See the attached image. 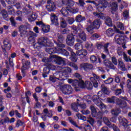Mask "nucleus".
<instances>
[{
    "label": "nucleus",
    "mask_w": 131,
    "mask_h": 131,
    "mask_svg": "<svg viewBox=\"0 0 131 131\" xmlns=\"http://www.w3.org/2000/svg\"><path fill=\"white\" fill-rule=\"evenodd\" d=\"M37 43H38L39 46H41V47H46V51L47 53H48V54H50V55L58 53L56 50V48L51 47L52 43H51V40H50L47 37L38 38L37 40Z\"/></svg>",
    "instance_id": "nucleus-1"
},
{
    "label": "nucleus",
    "mask_w": 131,
    "mask_h": 131,
    "mask_svg": "<svg viewBox=\"0 0 131 131\" xmlns=\"http://www.w3.org/2000/svg\"><path fill=\"white\" fill-rule=\"evenodd\" d=\"M54 58H55L57 60L58 65H66V61H65V58L58 56L56 55H51L50 58L48 57H45L42 59V61L47 64L48 63H50Z\"/></svg>",
    "instance_id": "nucleus-2"
},
{
    "label": "nucleus",
    "mask_w": 131,
    "mask_h": 131,
    "mask_svg": "<svg viewBox=\"0 0 131 131\" xmlns=\"http://www.w3.org/2000/svg\"><path fill=\"white\" fill-rule=\"evenodd\" d=\"M62 84H63L62 82H58V84L56 85V88H59L62 94L64 95H70L71 94H72L73 90L72 89L71 85L69 84L62 85Z\"/></svg>",
    "instance_id": "nucleus-3"
},
{
    "label": "nucleus",
    "mask_w": 131,
    "mask_h": 131,
    "mask_svg": "<svg viewBox=\"0 0 131 131\" xmlns=\"http://www.w3.org/2000/svg\"><path fill=\"white\" fill-rule=\"evenodd\" d=\"M111 59L112 62L109 60H104L103 62L104 65H105L106 68H108V69H112L113 70H117V68L115 67V66L117 65V59L116 58V57L113 56L112 57Z\"/></svg>",
    "instance_id": "nucleus-4"
},
{
    "label": "nucleus",
    "mask_w": 131,
    "mask_h": 131,
    "mask_svg": "<svg viewBox=\"0 0 131 131\" xmlns=\"http://www.w3.org/2000/svg\"><path fill=\"white\" fill-rule=\"evenodd\" d=\"M75 49L76 50H78V51L76 52V55L81 59L85 57L86 55H88V51L85 50H82V45L79 43H77L75 45Z\"/></svg>",
    "instance_id": "nucleus-5"
},
{
    "label": "nucleus",
    "mask_w": 131,
    "mask_h": 131,
    "mask_svg": "<svg viewBox=\"0 0 131 131\" xmlns=\"http://www.w3.org/2000/svg\"><path fill=\"white\" fill-rule=\"evenodd\" d=\"M100 97H101L100 95H94L92 97L93 102H94L95 105H97L98 107L100 108V109L106 108V105L101 101Z\"/></svg>",
    "instance_id": "nucleus-6"
},
{
    "label": "nucleus",
    "mask_w": 131,
    "mask_h": 131,
    "mask_svg": "<svg viewBox=\"0 0 131 131\" xmlns=\"http://www.w3.org/2000/svg\"><path fill=\"white\" fill-rule=\"evenodd\" d=\"M73 86H74L76 92H78L79 91H80V89H79L85 88V83L82 80H80L79 81L77 80L73 84Z\"/></svg>",
    "instance_id": "nucleus-7"
},
{
    "label": "nucleus",
    "mask_w": 131,
    "mask_h": 131,
    "mask_svg": "<svg viewBox=\"0 0 131 131\" xmlns=\"http://www.w3.org/2000/svg\"><path fill=\"white\" fill-rule=\"evenodd\" d=\"M30 28V25L29 24H26L24 25H21L19 28V31L21 37H24L26 33H27V29Z\"/></svg>",
    "instance_id": "nucleus-8"
},
{
    "label": "nucleus",
    "mask_w": 131,
    "mask_h": 131,
    "mask_svg": "<svg viewBox=\"0 0 131 131\" xmlns=\"http://www.w3.org/2000/svg\"><path fill=\"white\" fill-rule=\"evenodd\" d=\"M118 28H119L120 31ZM114 31L116 32V33H118L119 34H124L123 30H124V25L122 23L118 21L117 23V28L115 26H114Z\"/></svg>",
    "instance_id": "nucleus-9"
},
{
    "label": "nucleus",
    "mask_w": 131,
    "mask_h": 131,
    "mask_svg": "<svg viewBox=\"0 0 131 131\" xmlns=\"http://www.w3.org/2000/svg\"><path fill=\"white\" fill-rule=\"evenodd\" d=\"M37 36V34L33 31H29L28 33V41L29 43L32 45L35 42V37Z\"/></svg>",
    "instance_id": "nucleus-10"
},
{
    "label": "nucleus",
    "mask_w": 131,
    "mask_h": 131,
    "mask_svg": "<svg viewBox=\"0 0 131 131\" xmlns=\"http://www.w3.org/2000/svg\"><path fill=\"white\" fill-rule=\"evenodd\" d=\"M115 40L118 45H123L124 42H126V38L123 36L117 34L115 36Z\"/></svg>",
    "instance_id": "nucleus-11"
},
{
    "label": "nucleus",
    "mask_w": 131,
    "mask_h": 131,
    "mask_svg": "<svg viewBox=\"0 0 131 131\" xmlns=\"http://www.w3.org/2000/svg\"><path fill=\"white\" fill-rule=\"evenodd\" d=\"M110 45V43L107 42L104 44L103 46V45H102V44L100 43H96L95 46L98 50H101V48H103V50H104V53H106L107 55H109V50H108V47H109Z\"/></svg>",
    "instance_id": "nucleus-12"
},
{
    "label": "nucleus",
    "mask_w": 131,
    "mask_h": 131,
    "mask_svg": "<svg viewBox=\"0 0 131 131\" xmlns=\"http://www.w3.org/2000/svg\"><path fill=\"white\" fill-rule=\"evenodd\" d=\"M91 81L93 83V86L94 88H98L99 86V83H98V81L100 80V77L97 76V75L94 74L93 77H92L90 78Z\"/></svg>",
    "instance_id": "nucleus-13"
},
{
    "label": "nucleus",
    "mask_w": 131,
    "mask_h": 131,
    "mask_svg": "<svg viewBox=\"0 0 131 131\" xmlns=\"http://www.w3.org/2000/svg\"><path fill=\"white\" fill-rule=\"evenodd\" d=\"M74 41H75V39H74V35H68L67 36L66 43L68 46L70 47H72L74 45Z\"/></svg>",
    "instance_id": "nucleus-14"
},
{
    "label": "nucleus",
    "mask_w": 131,
    "mask_h": 131,
    "mask_svg": "<svg viewBox=\"0 0 131 131\" xmlns=\"http://www.w3.org/2000/svg\"><path fill=\"white\" fill-rule=\"evenodd\" d=\"M63 40H64V37H63L62 35H60L59 34H57V41L59 43H57V41H54L55 43L57 45V47L58 48H65V45L62 44V42H63Z\"/></svg>",
    "instance_id": "nucleus-15"
},
{
    "label": "nucleus",
    "mask_w": 131,
    "mask_h": 131,
    "mask_svg": "<svg viewBox=\"0 0 131 131\" xmlns=\"http://www.w3.org/2000/svg\"><path fill=\"white\" fill-rule=\"evenodd\" d=\"M93 67V64L89 63H83L80 64V68L84 69L85 71L92 69Z\"/></svg>",
    "instance_id": "nucleus-16"
},
{
    "label": "nucleus",
    "mask_w": 131,
    "mask_h": 131,
    "mask_svg": "<svg viewBox=\"0 0 131 131\" xmlns=\"http://www.w3.org/2000/svg\"><path fill=\"white\" fill-rule=\"evenodd\" d=\"M23 66L21 67V72H24V70H26L27 68L30 66V62L26 60L25 59L22 60Z\"/></svg>",
    "instance_id": "nucleus-17"
},
{
    "label": "nucleus",
    "mask_w": 131,
    "mask_h": 131,
    "mask_svg": "<svg viewBox=\"0 0 131 131\" xmlns=\"http://www.w3.org/2000/svg\"><path fill=\"white\" fill-rule=\"evenodd\" d=\"M118 119L119 123L121 124V125H122V126H126L128 124V121H127L125 118L119 116L118 117Z\"/></svg>",
    "instance_id": "nucleus-18"
},
{
    "label": "nucleus",
    "mask_w": 131,
    "mask_h": 131,
    "mask_svg": "<svg viewBox=\"0 0 131 131\" xmlns=\"http://www.w3.org/2000/svg\"><path fill=\"white\" fill-rule=\"evenodd\" d=\"M51 20L52 23L54 24V25H59V21H58V16H57L55 14L52 13L51 14Z\"/></svg>",
    "instance_id": "nucleus-19"
},
{
    "label": "nucleus",
    "mask_w": 131,
    "mask_h": 131,
    "mask_svg": "<svg viewBox=\"0 0 131 131\" xmlns=\"http://www.w3.org/2000/svg\"><path fill=\"white\" fill-rule=\"evenodd\" d=\"M4 46L2 48L5 49L7 51H10V50H11V48L12 46H11V43L9 41V40L8 39L4 40Z\"/></svg>",
    "instance_id": "nucleus-20"
},
{
    "label": "nucleus",
    "mask_w": 131,
    "mask_h": 131,
    "mask_svg": "<svg viewBox=\"0 0 131 131\" xmlns=\"http://www.w3.org/2000/svg\"><path fill=\"white\" fill-rule=\"evenodd\" d=\"M118 66L119 68H121L122 71H125L126 70V68H125V64L123 62V61L121 60H118Z\"/></svg>",
    "instance_id": "nucleus-21"
},
{
    "label": "nucleus",
    "mask_w": 131,
    "mask_h": 131,
    "mask_svg": "<svg viewBox=\"0 0 131 131\" xmlns=\"http://www.w3.org/2000/svg\"><path fill=\"white\" fill-rule=\"evenodd\" d=\"M121 112L120 108L118 107H116L111 110V114L113 116H117L119 113Z\"/></svg>",
    "instance_id": "nucleus-22"
},
{
    "label": "nucleus",
    "mask_w": 131,
    "mask_h": 131,
    "mask_svg": "<svg viewBox=\"0 0 131 131\" xmlns=\"http://www.w3.org/2000/svg\"><path fill=\"white\" fill-rule=\"evenodd\" d=\"M85 47L88 50V51H89V52H90L91 53H92V52H94V44H90L87 42L85 44Z\"/></svg>",
    "instance_id": "nucleus-23"
},
{
    "label": "nucleus",
    "mask_w": 131,
    "mask_h": 131,
    "mask_svg": "<svg viewBox=\"0 0 131 131\" xmlns=\"http://www.w3.org/2000/svg\"><path fill=\"white\" fill-rule=\"evenodd\" d=\"M102 24V22L100 19H96L93 21V27L94 28H96V29H98L100 28V26Z\"/></svg>",
    "instance_id": "nucleus-24"
},
{
    "label": "nucleus",
    "mask_w": 131,
    "mask_h": 131,
    "mask_svg": "<svg viewBox=\"0 0 131 131\" xmlns=\"http://www.w3.org/2000/svg\"><path fill=\"white\" fill-rule=\"evenodd\" d=\"M117 104L119 105V107L121 108H125V107H126V102L124 100H121L119 99H118Z\"/></svg>",
    "instance_id": "nucleus-25"
},
{
    "label": "nucleus",
    "mask_w": 131,
    "mask_h": 131,
    "mask_svg": "<svg viewBox=\"0 0 131 131\" xmlns=\"http://www.w3.org/2000/svg\"><path fill=\"white\" fill-rule=\"evenodd\" d=\"M68 11H70V10L69 9V8H68V7H63L62 9L60 10V12L63 15V16H66L69 15V13L68 12Z\"/></svg>",
    "instance_id": "nucleus-26"
},
{
    "label": "nucleus",
    "mask_w": 131,
    "mask_h": 131,
    "mask_svg": "<svg viewBox=\"0 0 131 131\" xmlns=\"http://www.w3.org/2000/svg\"><path fill=\"white\" fill-rule=\"evenodd\" d=\"M60 78H57L55 77V75L54 76H50V78H49V80L50 81H52V82H57V84H59V82H61V81H60Z\"/></svg>",
    "instance_id": "nucleus-27"
},
{
    "label": "nucleus",
    "mask_w": 131,
    "mask_h": 131,
    "mask_svg": "<svg viewBox=\"0 0 131 131\" xmlns=\"http://www.w3.org/2000/svg\"><path fill=\"white\" fill-rule=\"evenodd\" d=\"M93 15L96 16L97 18H100V19H102V20H105L106 19V16L103 13H98L97 12H93Z\"/></svg>",
    "instance_id": "nucleus-28"
},
{
    "label": "nucleus",
    "mask_w": 131,
    "mask_h": 131,
    "mask_svg": "<svg viewBox=\"0 0 131 131\" xmlns=\"http://www.w3.org/2000/svg\"><path fill=\"white\" fill-rule=\"evenodd\" d=\"M46 8L49 12H53L54 10H56V5L51 4L46 6Z\"/></svg>",
    "instance_id": "nucleus-29"
},
{
    "label": "nucleus",
    "mask_w": 131,
    "mask_h": 131,
    "mask_svg": "<svg viewBox=\"0 0 131 131\" xmlns=\"http://www.w3.org/2000/svg\"><path fill=\"white\" fill-rule=\"evenodd\" d=\"M105 23L107 26H109V27H112V26H113L112 20L109 16L106 17V18L105 19Z\"/></svg>",
    "instance_id": "nucleus-30"
},
{
    "label": "nucleus",
    "mask_w": 131,
    "mask_h": 131,
    "mask_svg": "<svg viewBox=\"0 0 131 131\" xmlns=\"http://www.w3.org/2000/svg\"><path fill=\"white\" fill-rule=\"evenodd\" d=\"M111 7L112 11L116 12L118 10V5L117 2H113L111 4Z\"/></svg>",
    "instance_id": "nucleus-31"
},
{
    "label": "nucleus",
    "mask_w": 131,
    "mask_h": 131,
    "mask_svg": "<svg viewBox=\"0 0 131 131\" xmlns=\"http://www.w3.org/2000/svg\"><path fill=\"white\" fill-rule=\"evenodd\" d=\"M106 34L108 37H111L114 35V30L112 28H109L106 31Z\"/></svg>",
    "instance_id": "nucleus-32"
},
{
    "label": "nucleus",
    "mask_w": 131,
    "mask_h": 131,
    "mask_svg": "<svg viewBox=\"0 0 131 131\" xmlns=\"http://www.w3.org/2000/svg\"><path fill=\"white\" fill-rule=\"evenodd\" d=\"M79 36L82 40H83V41H85L86 40V34L83 31L79 33Z\"/></svg>",
    "instance_id": "nucleus-33"
},
{
    "label": "nucleus",
    "mask_w": 131,
    "mask_h": 131,
    "mask_svg": "<svg viewBox=\"0 0 131 131\" xmlns=\"http://www.w3.org/2000/svg\"><path fill=\"white\" fill-rule=\"evenodd\" d=\"M75 20L80 23V22H82V21H85V17L81 15H78L75 18Z\"/></svg>",
    "instance_id": "nucleus-34"
},
{
    "label": "nucleus",
    "mask_w": 131,
    "mask_h": 131,
    "mask_svg": "<svg viewBox=\"0 0 131 131\" xmlns=\"http://www.w3.org/2000/svg\"><path fill=\"white\" fill-rule=\"evenodd\" d=\"M101 91L103 94H105V95H109V90L108 89V88L104 84L101 85Z\"/></svg>",
    "instance_id": "nucleus-35"
},
{
    "label": "nucleus",
    "mask_w": 131,
    "mask_h": 131,
    "mask_svg": "<svg viewBox=\"0 0 131 131\" xmlns=\"http://www.w3.org/2000/svg\"><path fill=\"white\" fill-rule=\"evenodd\" d=\"M118 98H117L116 97L112 96L110 98H107V101L108 103H113L114 104L115 103V101H117L118 102Z\"/></svg>",
    "instance_id": "nucleus-36"
},
{
    "label": "nucleus",
    "mask_w": 131,
    "mask_h": 131,
    "mask_svg": "<svg viewBox=\"0 0 131 131\" xmlns=\"http://www.w3.org/2000/svg\"><path fill=\"white\" fill-rule=\"evenodd\" d=\"M107 5H101L99 4L97 7V10L99 12H104V10L107 8Z\"/></svg>",
    "instance_id": "nucleus-37"
},
{
    "label": "nucleus",
    "mask_w": 131,
    "mask_h": 131,
    "mask_svg": "<svg viewBox=\"0 0 131 131\" xmlns=\"http://www.w3.org/2000/svg\"><path fill=\"white\" fill-rule=\"evenodd\" d=\"M50 26L43 25L41 28V30L44 33H48L50 31Z\"/></svg>",
    "instance_id": "nucleus-38"
},
{
    "label": "nucleus",
    "mask_w": 131,
    "mask_h": 131,
    "mask_svg": "<svg viewBox=\"0 0 131 131\" xmlns=\"http://www.w3.org/2000/svg\"><path fill=\"white\" fill-rule=\"evenodd\" d=\"M103 120L106 125L109 127H112V124H111V123L110 122V121H109V119H108V118L104 117Z\"/></svg>",
    "instance_id": "nucleus-39"
},
{
    "label": "nucleus",
    "mask_w": 131,
    "mask_h": 131,
    "mask_svg": "<svg viewBox=\"0 0 131 131\" xmlns=\"http://www.w3.org/2000/svg\"><path fill=\"white\" fill-rule=\"evenodd\" d=\"M67 50L68 51H69V52H70L72 57H73V59H74V60H73L74 62H76V57H75V56H76V54H75V53H74V52H73V50H72V49H71V48L70 47H67Z\"/></svg>",
    "instance_id": "nucleus-40"
},
{
    "label": "nucleus",
    "mask_w": 131,
    "mask_h": 131,
    "mask_svg": "<svg viewBox=\"0 0 131 131\" xmlns=\"http://www.w3.org/2000/svg\"><path fill=\"white\" fill-rule=\"evenodd\" d=\"M77 106H78V103H72L71 107L72 110L75 111V112H78V111H79V110H78Z\"/></svg>",
    "instance_id": "nucleus-41"
},
{
    "label": "nucleus",
    "mask_w": 131,
    "mask_h": 131,
    "mask_svg": "<svg viewBox=\"0 0 131 131\" xmlns=\"http://www.w3.org/2000/svg\"><path fill=\"white\" fill-rule=\"evenodd\" d=\"M85 88H86L87 90H92V89H93V84H92L90 81H86L85 82Z\"/></svg>",
    "instance_id": "nucleus-42"
},
{
    "label": "nucleus",
    "mask_w": 131,
    "mask_h": 131,
    "mask_svg": "<svg viewBox=\"0 0 131 131\" xmlns=\"http://www.w3.org/2000/svg\"><path fill=\"white\" fill-rule=\"evenodd\" d=\"M60 26L62 28H65L67 26V24L66 23V20L63 18H60Z\"/></svg>",
    "instance_id": "nucleus-43"
},
{
    "label": "nucleus",
    "mask_w": 131,
    "mask_h": 131,
    "mask_svg": "<svg viewBox=\"0 0 131 131\" xmlns=\"http://www.w3.org/2000/svg\"><path fill=\"white\" fill-rule=\"evenodd\" d=\"M45 66H46V67H48L49 69V70H54V69L56 68V67L51 64V62L45 63Z\"/></svg>",
    "instance_id": "nucleus-44"
},
{
    "label": "nucleus",
    "mask_w": 131,
    "mask_h": 131,
    "mask_svg": "<svg viewBox=\"0 0 131 131\" xmlns=\"http://www.w3.org/2000/svg\"><path fill=\"white\" fill-rule=\"evenodd\" d=\"M30 18L32 21H34L37 18V13L36 12H32V13L30 15Z\"/></svg>",
    "instance_id": "nucleus-45"
},
{
    "label": "nucleus",
    "mask_w": 131,
    "mask_h": 131,
    "mask_svg": "<svg viewBox=\"0 0 131 131\" xmlns=\"http://www.w3.org/2000/svg\"><path fill=\"white\" fill-rule=\"evenodd\" d=\"M90 109L92 111V115L94 117H96V114H97V110H96V108L93 105H91L90 106Z\"/></svg>",
    "instance_id": "nucleus-46"
},
{
    "label": "nucleus",
    "mask_w": 131,
    "mask_h": 131,
    "mask_svg": "<svg viewBox=\"0 0 131 131\" xmlns=\"http://www.w3.org/2000/svg\"><path fill=\"white\" fill-rule=\"evenodd\" d=\"M1 13H2V15L3 17V18H4V19H6L8 16V12L7 11V10L3 9L2 10Z\"/></svg>",
    "instance_id": "nucleus-47"
},
{
    "label": "nucleus",
    "mask_w": 131,
    "mask_h": 131,
    "mask_svg": "<svg viewBox=\"0 0 131 131\" xmlns=\"http://www.w3.org/2000/svg\"><path fill=\"white\" fill-rule=\"evenodd\" d=\"M63 73L65 74H68V73H71V69L69 67H66L62 70Z\"/></svg>",
    "instance_id": "nucleus-48"
},
{
    "label": "nucleus",
    "mask_w": 131,
    "mask_h": 131,
    "mask_svg": "<svg viewBox=\"0 0 131 131\" xmlns=\"http://www.w3.org/2000/svg\"><path fill=\"white\" fill-rule=\"evenodd\" d=\"M59 50L61 54H62V55H63L64 56H66L67 57L69 55V52H68V51H67L66 50L61 48L59 49Z\"/></svg>",
    "instance_id": "nucleus-49"
},
{
    "label": "nucleus",
    "mask_w": 131,
    "mask_h": 131,
    "mask_svg": "<svg viewBox=\"0 0 131 131\" xmlns=\"http://www.w3.org/2000/svg\"><path fill=\"white\" fill-rule=\"evenodd\" d=\"M90 60L92 63H98V58L95 55H92L90 57Z\"/></svg>",
    "instance_id": "nucleus-50"
},
{
    "label": "nucleus",
    "mask_w": 131,
    "mask_h": 131,
    "mask_svg": "<svg viewBox=\"0 0 131 131\" xmlns=\"http://www.w3.org/2000/svg\"><path fill=\"white\" fill-rule=\"evenodd\" d=\"M94 27H92V26H89L86 28V30H87L88 32L92 34L94 32Z\"/></svg>",
    "instance_id": "nucleus-51"
},
{
    "label": "nucleus",
    "mask_w": 131,
    "mask_h": 131,
    "mask_svg": "<svg viewBox=\"0 0 131 131\" xmlns=\"http://www.w3.org/2000/svg\"><path fill=\"white\" fill-rule=\"evenodd\" d=\"M126 85L127 89L129 90V93H131V80L130 79L127 80Z\"/></svg>",
    "instance_id": "nucleus-52"
},
{
    "label": "nucleus",
    "mask_w": 131,
    "mask_h": 131,
    "mask_svg": "<svg viewBox=\"0 0 131 131\" xmlns=\"http://www.w3.org/2000/svg\"><path fill=\"white\" fill-rule=\"evenodd\" d=\"M69 65L71 66V67H73L75 70H77L78 69V67H77V65H76L75 63L72 62H70Z\"/></svg>",
    "instance_id": "nucleus-53"
},
{
    "label": "nucleus",
    "mask_w": 131,
    "mask_h": 131,
    "mask_svg": "<svg viewBox=\"0 0 131 131\" xmlns=\"http://www.w3.org/2000/svg\"><path fill=\"white\" fill-rule=\"evenodd\" d=\"M69 121L74 126H75L76 127H78V126L76 124V122L74 121L71 118H69Z\"/></svg>",
    "instance_id": "nucleus-54"
},
{
    "label": "nucleus",
    "mask_w": 131,
    "mask_h": 131,
    "mask_svg": "<svg viewBox=\"0 0 131 131\" xmlns=\"http://www.w3.org/2000/svg\"><path fill=\"white\" fill-rule=\"evenodd\" d=\"M129 16L128 11L127 10H125L123 13V16L124 19H127Z\"/></svg>",
    "instance_id": "nucleus-55"
},
{
    "label": "nucleus",
    "mask_w": 131,
    "mask_h": 131,
    "mask_svg": "<svg viewBox=\"0 0 131 131\" xmlns=\"http://www.w3.org/2000/svg\"><path fill=\"white\" fill-rule=\"evenodd\" d=\"M104 82L106 84H110V83H112V82H113V78H108L107 80L104 81Z\"/></svg>",
    "instance_id": "nucleus-56"
},
{
    "label": "nucleus",
    "mask_w": 131,
    "mask_h": 131,
    "mask_svg": "<svg viewBox=\"0 0 131 131\" xmlns=\"http://www.w3.org/2000/svg\"><path fill=\"white\" fill-rule=\"evenodd\" d=\"M67 21L69 23V24H70V25H72V24H73V23H74V21H75L74 20V18L71 17H69L67 19Z\"/></svg>",
    "instance_id": "nucleus-57"
},
{
    "label": "nucleus",
    "mask_w": 131,
    "mask_h": 131,
    "mask_svg": "<svg viewBox=\"0 0 131 131\" xmlns=\"http://www.w3.org/2000/svg\"><path fill=\"white\" fill-rule=\"evenodd\" d=\"M121 93H122V90L120 89H117L115 92L116 96H119V95H120Z\"/></svg>",
    "instance_id": "nucleus-58"
},
{
    "label": "nucleus",
    "mask_w": 131,
    "mask_h": 131,
    "mask_svg": "<svg viewBox=\"0 0 131 131\" xmlns=\"http://www.w3.org/2000/svg\"><path fill=\"white\" fill-rule=\"evenodd\" d=\"M78 106L81 108V109H85L86 108V105L85 103H78Z\"/></svg>",
    "instance_id": "nucleus-59"
},
{
    "label": "nucleus",
    "mask_w": 131,
    "mask_h": 131,
    "mask_svg": "<svg viewBox=\"0 0 131 131\" xmlns=\"http://www.w3.org/2000/svg\"><path fill=\"white\" fill-rule=\"evenodd\" d=\"M7 121H9V120H10V119L9 118H6V119H5V120L4 119L1 120L0 125H3L4 123H5V122H7Z\"/></svg>",
    "instance_id": "nucleus-60"
},
{
    "label": "nucleus",
    "mask_w": 131,
    "mask_h": 131,
    "mask_svg": "<svg viewBox=\"0 0 131 131\" xmlns=\"http://www.w3.org/2000/svg\"><path fill=\"white\" fill-rule=\"evenodd\" d=\"M43 71L45 74H49L50 73V69L48 67H46L44 68Z\"/></svg>",
    "instance_id": "nucleus-61"
},
{
    "label": "nucleus",
    "mask_w": 131,
    "mask_h": 131,
    "mask_svg": "<svg viewBox=\"0 0 131 131\" xmlns=\"http://www.w3.org/2000/svg\"><path fill=\"white\" fill-rule=\"evenodd\" d=\"M81 113H82V114H84V115H88L91 113V112H90L89 110H83L81 111Z\"/></svg>",
    "instance_id": "nucleus-62"
},
{
    "label": "nucleus",
    "mask_w": 131,
    "mask_h": 131,
    "mask_svg": "<svg viewBox=\"0 0 131 131\" xmlns=\"http://www.w3.org/2000/svg\"><path fill=\"white\" fill-rule=\"evenodd\" d=\"M78 6L80 7H83L85 3H84V0H79V3L78 4Z\"/></svg>",
    "instance_id": "nucleus-63"
},
{
    "label": "nucleus",
    "mask_w": 131,
    "mask_h": 131,
    "mask_svg": "<svg viewBox=\"0 0 131 131\" xmlns=\"http://www.w3.org/2000/svg\"><path fill=\"white\" fill-rule=\"evenodd\" d=\"M84 129L85 131H92V127H91V126H90V125H86V126H85L84 127Z\"/></svg>",
    "instance_id": "nucleus-64"
}]
</instances>
